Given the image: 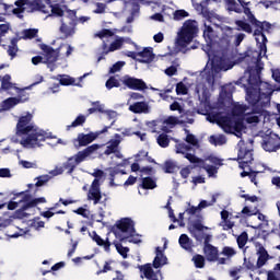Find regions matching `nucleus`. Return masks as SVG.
<instances>
[{
	"mask_svg": "<svg viewBox=\"0 0 280 280\" xmlns=\"http://www.w3.org/2000/svg\"><path fill=\"white\" fill-rule=\"evenodd\" d=\"M78 12L68 9L67 15L60 20L59 32L63 35V38H71L75 34V27H78Z\"/></svg>",
	"mask_w": 280,
	"mask_h": 280,
	"instance_id": "4",
	"label": "nucleus"
},
{
	"mask_svg": "<svg viewBox=\"0 0 280 280\" xmlns=\"http://www.w3.org/2000/svg\"><path fill=\"white\" fill-rule=\"evenodd\" d=\"M50 13L48 16H57L58 19H62L65 16V9L59 3L49 4Z\"/></svg>",
	"mask_w": 280,
	"mask_h": 280,
	"instance_id": "32",
	"label": "nucleus"
},
{
	"mask_svg": "<svg viewBox=\"0 0 280 280\" xmlns=\"http://www.w3.org/2000/svg\"><path fill=\"white\" fill-rule=\"evenodd\" d=\"M1 82V90L2 91H10L11 89H15V91H21V89L16 88V83H12V75L4 74L0 79Z\"/></svg>",
	"mask_w": 280,
	"mask_h": 280,
	"instance_id": "27",
	"label": "nucleus"
},
{
	"mask_svg": "<svg viewBox=\"0 0 280 280\" xmlns=\"http://www.w3.org/2000/svg\"><path fill=\"white\" fill-rule=\"evenodd\" d=\"M203 38L206 39V43H213V27L206 26L203 31Z\"/></svg>",
	"mask_w": 280,
	"mask_h": 280,
	"instance_id": "54",
	"label": "nucleus"
},
{
	"mask_svg": "<svg viewBox=\"0 0 280 280\" xmlns=\"http://www.w3.org/2000/svg\"><path fill=\"white\" fill-rule=\"evenodd\" d=\"M203 170L207 172L210 178L218 174V167L213 165L203 166Z\"/></svg>",
	"mask_w": 280,
	"mask_h": 280,
	"instance_id": "61",
	"label": "nucleus"
},
{
	"mask_svg": "<svg viewBox=\"0 0 280 280\" xmlns=\"http://www.w3.org/2000/svg\"><path fill=\"white\" fill-rule=\"evenodd\" d=\"M32 114L27 113L25 116H21L16 124L15 135L18 137H25L20 141V144L23 145V148L40 147L43 141H47V139H49V135H47V132L36 128L32 124Z\"/></svg>",
	"mask_w": 280,
	"mask_h": 280,
	"instance_id": "1",
	"label": "nucleus"
},
{
	"mask_svg": "<svg viewBox=\"0 0 280 280\" xmlns=\"http://www.w3.org/2000/svg\"><path fill=\"white\" fill-rule=\"evenodd\" d=\"M219 124L226 135H234V132H242L244 130V120L231 116H223L219 119Z\"/></svg>",
	"mask_w": 280,
	"mask_h": 280,
	"instance_id": "5",
	"label": "nucleus"
},
{
	"mask_svg": "<svg viewBox=\"0 0 280 280\" xmlns=\"http://www.w3.org/2000/svg\"><path fill=\"white\" fill-rule=\"evenodd\" d=\"M203 254L206 255L207 261H218V257H220V250L213 245L203 247Z\"/></svg>",
	"mask_w": 280,
	"mask_h": 280,
	"instance_id": "24",
	"label": "nucleus"
},
{
	"mask_svg": "<svg viewBox=\"0 0 280 280\" xmlns=\"http://www.w3.org/2000/svg\"><path fill=\"white\" fill-rule=\"evenodd\" d=\"M137 56L140 58L139 62L143 65H150V62H154L156 55H154V48L145 47L142 51L137 52Z\"/></svg>",
	"mask_w": 280,
	"mask_h": 280,
	"instance_id": "15",
	"label": "nucleus"
},
{
	"mask_svg": "<svg viewBox=\"0 0 280 280\" xmlns=\"http://www.w3.org/2000/svg\"><path fill=\"white\" fill-rule=\"evenodd\" d=\"M8 56H10L11 60H14L16 58V54H19V39L16 37H12L10 45L7 49Z\"/></svg>",
	"mask_w": 280,
	"mask_h": 280,
	"instance_id": "29",
	"label": "nucleus"
},
{
	"mask_svg": "<svg viewBox=\"0 0 280 280\" xmlns=\"http://www.w3.org/2000/svg\"><path fill=\"white\" fill-rule=\"evenodd\" d=\"M256 246H258V249L256 250V254L258 256L256 261V268H264L266 264H268L269 259H272L270 254H268V250L261 243H256Z\"/></svg>",
	"mask_w": 280,
	"mask_h": 280,
	"instance_id": "12",
	"label": "nucleus"
},
{
	"mask_svg": "<svg viewBox=\"0 0 280 280\" xmlns=\"http://www.w3.org/2000/svg\"><path fill=\"white\" fill-rule=\"evenodd\" d=\"M141 188L142 189H156V180H154L150 176L143 177Z\"/></svg>",
	"mask_w": 280,
	"mask_h": 280,
	"instance_id": "40",
	"label": "nucleus"
},
{
	"mask_svg": "<svg viewBox=\"0 0 280 280\" xmlns=\"http://www.w3.org/2000/svg\"><path fill=\"white\" fill-rule=\"evenodd\" d=\"M152 266L153 268H155V270L159 268H163V266H167V256H165L161 247L155 248V257L153 259Z\"/></svg>",
	"mask_w": 280,
	"mask_h": 280,
	"instance_id": "18",
	"label": "nucleus"
},
{
	"mask_svg": "<svg viewBox=\"0 0 280 280\" xmlns=\"http://www.w3.org/2000/svg\"><path fill=\"white\" fill-rule=\"evenodd\" d=\"M96 36L98 38H101V40H102L104 38H110V37L115 36V33L112 30L103 28L102 31L96 33Z\"/></svg>",
	"mask_w": 280,
	"mask_h": 280,
	"instance_id": "56",
	"label": "nucleus"
},
{
	"mask_svg": "<svg viewBox=\"0 0 280 280\" xmlns=\"http://www.w3.org/2000/svg\"><path fill=\"white\" fill-rule=\"evenodd\" d=\"M170 109L171 110H177L179 113V115H183V113H185V109L183 108V106H180V103L178 102H173L171 105H170Z\"/></svg>",
	"mask_w": 280,
	"mask_h": 280,
	"instance_id": "64",
	"label": "nucleus"
},
{
	"mask_svg": "<svg viewBox=\"0 0 280 280\" xmlns=\"http://www.w3.org/2000/svg\"><path fill=\"white\" fill-rule=\"evenodd\" d=\"M38 36L37 28H26L22 32V38L24 40H32V38H36Z\"/></svg>",
	"mask_w": 280,
	"mask_h": 280,
	"instance_id": "42",
	"label": "nucleus"
},
{
	"mask_svg": "<svg viewBox=\"0 0 280 280\" xmlns=\"http://www.w3.org/2000/svg\"><path fill=\"white\" fill-rule=\"evenodd\" d=\"M244 268H246L247 270H250L252 272H255V270H257V265H255V259L248 257V258H244V262H243Z\"/></svg>",
	"mask_w": 280,
	"mask_h": 280,
	"instance_id": "50",
	"label": "nucleus"
},
{
	"mask_svg": "<svg viewBox=\"0 0 280 280\" xmlns=\"http://www.w3.org/2000/svg\"><path fill=\"white\" fill-rule=\"evenodd\" d=\"M14 5H16V8L12 10V14H14L18 19L23 20V13L25 12V5H28V0H16Z\"/></svg>",
	"mask_w": 280,
	"mask_h": 280,
	"instance_id": "26",
	"label": "nucleus"
},
{
	"mask_svg": "<svg viewBox=\"0 0 280 280\" xmlns=\"http://www.w3.org/2000/svg\"><path fill=\"white\" fill-rule=\"evenodd\" d=\"M176 93L177 95H187V93H189V89L185 83H183V81H180L176 84Z\"/></svg>",
	"mask_w": 280,
	"mask_h": 280,
	"instance_id": "58",
	"label": "nucleus"
},
{
	"mask_svg": "<svg viewBox=\"0 0 280 280\" xmlns=\"http://www.w3.org/2000/svg\"><path fill=\"white\" fill-rule=\"evenodd\" d=\"M63 171L67 170L68 176H71L73 172H75V167H78V164L73 161V158H68L67 162L62 164Z\"/></svg>",
	"mask_w": 280,
	"mask_h": 280,
	"instance_id": "36",
	"label": "nucleus"
},
{
	"mask_svg": "<svg viewBox=\"0 0 280 280\" xmlns=\"http://www.w3.org/2000/svg\"><path fill=\"white\" fill-rule=\"evenodd\" d=\"M126 42V39H124V37H117L110 45L108 50L106 51V54H108V51H117V49H119L120 47H124V43Z\"/></svg>",
	"mask_w": 280,
	"mask_h": 280,
	"instance_id": "44",
	"label": "nucleus"
},
{
	"mask_svg": "<svg viewBox=\"0 0 280 280\" xmlns=\"http://www.w3.org/2000/svg\"><path fill=\"white\" fill-rule=\"evenodd\" d=\"M95 139H97V135H95V132L79 133L77 141L79 142V148H84L89 145V143H93Z\"/></svg>",
	"mask_w": 280,
	"mask_h": 280,
	"instance_id": "22",
	"label": "nucleus"
},
{
	"mask_svg": "<svg viewBox=\"0 0 280 280\" xmlns=\"http://www.w3.org/2000/svg\"><path fill=\"white\" fill-rule=\"evenodd\" d=\"M158 144L160 148H168L170 147V136L167 133H161L156 138Z\"/></svg>",
	"mask_w": 280,
	"mask_h": 280,
	"instance_id": "45",
	"label": "nucleus"
},
{
	"mask_svg": "<svg viewBox=\"0 0 280 280\" xmlns=\"http://www.w3.org/2000/svg\"><path fill=\"white\" fill-rule=\"evenodd\" d=\"M246 113H248V106L242 104H235L232 107L233 117H246Z\"/></svg>",
	"mask_w": 280,
	"mask_h": 280,
	"instance_id": "31",
	"label": "nucleus"
},
{
	"mask_svg": "<svg viewBox=\"0 0 280 280\" xmlns=\"http://www.w3.org/2000/svg\"><path fill=\"white\" fill-rule=\"evenodd\" d=\"M270 97H272V90L269 88L266 92L257 90H248L246 94V101L252 106V110L245 114L246 124H259L261 115H264V108L270 106Z\"/></svg>",
	"mask_w": 280,
	"mask_h": 280,
	"instance_id": "2",
	"label": "nucleus"
},
{
	"mask_svg": "<svg viewBox=\"0 0 280 280\" xmlns=\"http://www.w3.org/2000/svg\"><path fill=\"white\" fill-rule=\"evenodd\" d=\"M86 124V116L80 114L70 126L67 127V130H71V128H78L79 126H84Z\"/></svg>",
	"mask_w": 280,
	"mask_h": 280,
	"instance_id": "43",
	"label": "nucleus"
},
{
	"mask_svg": "<svg viewBox=\"0 0 280 280\" xmlns=\"http://www.w3.org/2000/svg\"><path fill=\"white\" fill-rule=\"evenodd\" d=\"M92 240L97 244V246H103L107 253L110 250V241H104L96 232H93Z\"/></svg>",
	"mask_w": 280,
	"mask_h": 280,
	"instance_id": "33",
	"label": "nucleus"
},
{
	"mask_svg": "<svg viewBox=\"0 0 280 280\" xmlns=\"http://www.w3.org/2000/svg\"><path fill=\"white\" fill-rule=\"evenodd\" d=\"M140 272H143L145 279H153L156 277L154 269H152V264H145L139 267Z\"/></svg>",
	"mask_w": 280,
	"mask_h": 280,
	"instance_id": "34",
	"label": "nucleus"
},
{
	"mask_svg": "<svg viewBox=\"0 0 280 280\" xmlns=\"http://www.w3.org/2000/svg\"><path fill=\"white\" fill-rule=\"evenodd\" d=\"M184 158L187 159V161H189V163H194L195 165L205 163V160H202L191 153H185Z\"/></svg>",
	"mask_w": 280,
	"mask_h": 280,
	"instance_id": "55",
	"label": "nucleus"
},
{
	"mask_svg": "<svg viewBox=\"0 0 280 280\" xmlns=\"http://www.w3.org/2000/svg\"><path fill=\"white\" fill-rule=\"evenodd\" d=\"M178 242H179V246H182L184 250H191V248H194L192 242L187 234H182L179 236Z\"/></svg>",
	"mask_w": 280,
	"mask_h": 280,
	"instance_id": "35",
	"label": "nucleus"
},
{
	"mask_svg": "<svg viewBox=\"0 0 280 280\" xmlns=\"http://www.w3.org/2000/svg\"><path fill=\"white\" fill-rule=\"evenodd\" d=\"M27 7L30 8L31 12H39L45 8V3H43V0H28Z\"/></svg>",
	"mask_w": 280,
	"mask_h": 280,
	"instance_id": "41",
	"label": "nucleus"
},
{
	"mask_svg": "<svg viewBox=\"0 0 280 280\" xmlns=\"http://www.w3.org/2000/svg\"><path fill=\"white\" fill-rule=\"evenodd\" d=\"M125 65H126V61H117L110 67L109 73H117L121 68L125 67Z\"/></svg>",
	"mask_w": 280,
	"mask_h": 280,
	"instance_id": "60",
	"label": "nucleus"
},
{
	"mask_svg": "<svg viewBox=\"0 0 280 280\" xmlns=\"http://www.w3.org/2000/svg\"><path fill=\"white\" fill-rule=\"evenodd\" d=\"M261 148L265 152H277L280 150V143H277V140L269 136L262 139Z\"/></svg>",
	"mask_w": 280,
	"mask_h": 280,
	"instance_id": "17",
	"label": "nucleus"
},
{
	"mask_svg": "<svg viewBox=\"0 0 280 280\" xmlns=\"http://www.w3.org/2000/svg\"><path fill=\"white\" fill-rule=\"evenodd\" d=\"M102 184L100 179H93L90 189L88 191V200H92L93 205H102Z\"/></svg>",
	"mask_w": 280,
	"mask_h": 280,
	"instance_id": "8",
	"label": "nucleus"
},
{
	"mask_svg": "<svg viewBox=\"0 0 280 280\" xmlns=\"http://www.w3.org/2000/svg\"><path fill=\"white\" fill-rule=\"evenodd\" d=\"M164 174H174L176 170H179L178 164L172 160H166L163 164H158Z\"/></svg>",
	"mask_w": 280,
	"mask_h": 280,
	"instance_id": "28",
	"label": "nucleus"
},
{
	"mask_svg": "<svg viewBox=\"0 0 280 280\" xmlns=\"http://www.w3.org/2000/svg\"><path fill=\"white\" fill-rule=\"evenodd\" d=\"M45 202H47L45 197L35 198L31 201L26 200V202L16 210V215H19V218H25V211H27V209H33V207H37L38 205H45Z\"/></svg>",
	"mask_w": 280,
	"mask_h": 280,
	"instance_id": "13",
	"label": "nucleus"
},
{
	"mask_svg": "<svg viewBox=\"0 0 280 280\" xmlns=\"http://www.w3.org/2000/svg\"><path fill=\"white\" fill-rule=\"evenodd\" d=\"M238 2V3H237ZM226 10L229 12H235L236 14H242L246 16V10H250V1L246 2L244 0H225Z\"/></svg>",
	"mask_w": 280,
	"mask_h": 280,
	"instance_id": "6",
	"label": "nucleus"
},
{
	"mask_svg": "<svg viewBox=\"0 0 280 280\" xmlns=\"http://www.w3.org/2000/svg\"><path fill=\"white\" fill-rule=\"evenodd\" d=\"M235 25L237 30H242V32H246V34H253V26L244 20H236Z\"/></svg>",
	"mask_w": 280,
	"mask_h": 280,
	"instance_id": "37",
	"label": "nucleus"
},
{
	"mask_svg": "<svg viewBox=\"0 0 280 280\" xmlns=\"http://www.w3.org/2000/svg\"><path fill=\"white\" fill-rule=\"evenodd\" d=\"M198 115H206L207 117V121H209L210 124H215V121H218L220 119V114L218 113H202L201 110L197 112Z\"/></svg>",
	"mask_w": 280,
	"mask_h": 280,
	"instance_id": "53",
	"label": "nucleus"
},
{
	"mask_svg": "<svg viewBox=\"0 0 280 280\" xmlns=\"http://www.w3.org/2000/svg\"><path fill=\"white\" fill-rule=\"evenodd\" d=\"M100 150V144H91L83 149L82 151H79L77 154L71 156L73 159V162L77 163V165H80V163H84L86 161L88 156H91L94 152H97Z\"/></svg>",
	"mask_w": 280,
	"mask_h": 280,
	"instance_id": "10",
	"label": "nucleus"
},
{
	"mask_svg": "<svg viewBox=\"0 0 280 280\" xmlns=\"http://www.w3.org/2000/svg\"><path fill=\"white\" fill-rule=\"evenodd\" d=\"M209 143H211V145H224L226 143V136H210Z\"/></svg>",
	"mask_w": 280,
	"mask_h": 280,
	"instance_id": "39",
	"label": "nucleus"
},
{
	"mask_svg": "<svg viewBox=\"0 0 280 280\" xmlns=\"http://www.w3.org/2000/svg\"><path fill=\"white\" fill-rule=\"evenodd\" d=\"M23 93H25V90H20L19 91L20 97H9V98L4 100L2 102V108L4 110H10V108H14V106L21 104L22 102H25V100L22 98Z\"/></svg>",
	"mask_w": 280,
	"mask_h": 280,
	"instance_id": "19",
	"label": "nucleus"
},
{
	"mask_svg": "<svg viewBox=\"0 0 280 280\" xmlns=\"http://www.w3.org/2000/svg\"><path fill=\"white\" fill-rule=\"evenodd\" d=\"M92 106H93L92 108L88 109L86 117H89V115H93V113H105L104 107L102 106L100 101L92 102Z\"/></svg>",
	"mask_w": 280,
	"mask_h": 280,
	"instance_id": "46",
	"label": "nucleus"
},
{
	"mask_svg": "<svg viewBox=\"0 0 280 280\" xmlns=\"http://www.w3.org/2000/svg\"><path fill=\"white\" fill-rule=\"evenodd\" d=\"M191 261L195 264V268H199L202 269L205 268V256L200 255V254H196L195 256H192Z\"/></svg>",
	"mask_w": 280,
	"mask_h": 280,
	"instance_id": "48",
	"label": "nucleus"
},
{
	"mask_svg": "<svg viewBox=\"0 0 280 280\" xmlns=\"http://www.w3.org/2000/svg\"><path fill=\"white\" fill-rule=\"evenodd\" d=\"M122 84L130 89L131 91H145L148 90V84L142 79H137L135 77H130L126 74L122 78Z\"/></svg>",
	"mask_w": 280,
	"mask_h": 280,
	"instance_id": "7",
	"label": "nucleus"
},
{
	"mask_svg": "<svg viewBox=\"0 0 280 280\" xmlns=\"http://www.w3.org/2000/svg\"><path fill=\"white\" fill-rule=\"evenodd\" d=\"M129 110L135 113V115H148V113H150V105H148V103L144 101L136 102L129 106Z\"/></svg>",
	"mask_w": 280,
	"mask_h": 280,
	"instance_id": "20",
	"label": "nucleus"
},
{
	"mask_svg": "<svg viewBox=\"0 0 280 280\" xmlns=\"http://www.w3.org/2000/svg\"><path fill=\"white\" fill-rule=\"evenodd\" d=\"M56 213L59 215H65V213H67V212L63 210H58V211L54 212V210H49V208H48V210L42 212L40 215L43 218H46L47 220H49V218H54V215H56Z\"/></svg>",
	"mask_w": 280,
	"mask_h": 280,
	"instance_id": "57",
	"label": "nucleus"
},
{
	"mask_svg": "<svg viewBox=\"0 0 280 280\" xmlns=\"http://www.w3.org/2000/svg\"><path fill=\"white\" fill-rule=\"evenodd\" d=\"M16 198H22L19 201H9L8 203V210L9 211H14V209H16L19 207V205H21L23 202V205H25L27 198H30V196L25 195V191H21L18 194H14L12 200H16Z\"/></svg>",
	"mask_w": 280,
	"mask_h": 280,
	"instance_id": "25",
	"label": "nucleus"
},
{
	"mask_svg": "<svg viewBox=\"0 0 280 280\" xmlns=\"http://www.w3.org/2000/svg\"><path fill=\"white\" fill-rule=\"evenodd\" d=\"M221 255H224L228 259H232V257H235L237 255V250L231 246H224L222 248Z\"/></svg>",
	"mask_w": 280,
	"mask_h": 280,
	"instance_id": "51",
	"label": "nucleus"
},
{
	"mask_svg": "<svg viewBox=\"0 0 280 280\" xmlns=\"http://www.w3.org/2000/svg\"><path fill=\"white\" fill-rule=\"evenodd\" d=\"M35 180H37V182L35 183V190L33 192V196H36V194H38L39 187L47 186V183H49V180H51V176L40 175V176L36 177Z\"/></svg>",
	"mask_w": 280,
	"mask_h": 280,
	"instance_id": "30",
	"label": "nucleus"
},
{
	"mask_svg": "<svg viewBox=\"0 0 280 280\" xmlns=\"http://www.w3.org/2000/svg\"><path fill=\"white\" fill-rule=\"evenodd\" d=\"M186 143L190 145H198V138L194 133H188L185 139Z\"/></svg>",
	"mask_w": 280,
	"mask_h": 280,
	"instance_id": "63",
	"label": "nucleus"
},
{
	"mask_svg": "<svg viewBox=\"0 0 280 280\" xmlns=\"http://www.w3.org/2000/svg\"><path fill=\"white\" fill-rule=\"evenodd\" d=\"M245 13L247 16V21H249L250 25H254V27H258L259 30H262V32H270L272 28V24H270L267 21H259L257 18H255V14H253V11L250 9H245Z\"/></svg>",
	"mask_w": 280,
	"mask_h": 280,
	"instance_id": "11",
	"label": "nucleus"
},
{
	"mask_svg": "<svg viewBox=\"0 0 280 280\" xmlns=\"http://www.w3.org/2000/svg\"><path fill=\"white\" fill-rule=\"evenodd\" d=\"M231 40H233V28L226 26L225 31L221 35V38L219 39V43L221 47L226 49L231 47Z\"/></svg>",
	"mask_w": 280,
	"mask_h": 280,
	"instance_id": "23",
	"label": "nucleus"
},
{
	"mask_svg": "<svg viewBox=\"0 0 280 280\" xmlns=\"http://www.w3.org/2000/svg\"><path fill=\"white\" fill-rule=\"evenodd\" d=\"M116 229L120 231V233H129L132 235L135 233V222L130 218H124L116 222Z\"/></svg>",
	"mask_w": 280,
	"mask_h": 280,
	"instance_id": "14",
	"label": "nucleus"
},
{
	"mask_svg": "<svg viewBox=\"0 0 280 280\" xmlns=\"http://www.w3.org/2000/svg\"><path fill=\"white\" fill-rule=\"evenodd\" d=\"M254 36H256V43L259 45L260 51L267 50V44H268V37H266V34H264V30L257 27L254 31Z\"/></svg>",
	"mask_w": 280,
	"mask_h": 280,
	"instance_id": "21",
	"label": "nucleus"
},
{
	"mask_svg": "<svg viewBox=\"0 0 280 280\" xmlns=\"http://www.w3.org/2000/svg\"><path fill=\"white\" fill-rule=\"evenodd\" d=\"M237 159L240 161H243L241 165L242 170H244V166L255 161V159L253 158V150L242 147L238 149Z\"/></svg>",
	"mask_w": 280,
	"mask_h": 280,
	"instance_id": "16",
	"label": "nucleus"
},
{
	"mask_svg": "<svg viewBox=\"0 0 280 280\" xmlns=\"http://www.w3.org/2000/svg\"><path fill=\"white\" fill-rule=\"evenodd\" d=\"M105 86L108 91L112 89H119L121 86V83L117 80L115 77H109V79L106 81Z\"/></svg>",
	"mask_w": 280,
	"mask_h": 280,
	"instance_id": "47",
	"label": "nucleus"
},
{
	"mask_svg": "<svg viewBox=\"0 0 280 280\" xmlns=\"http://www.w3.org/2000/svg\"><path fill=\"white\" fill-rule=\"evenodd\" d=\"M189 16V13L185 10H176L174 12V20L175 21H183V19H187Z\"/></svg>",
	"mask_w": 280,
	"mask_h": 280,
	"instance_id": "59",
	"label": "nucleus"
},
{
	"mask_svg": "<svg viewBox=\"0 0 280 280\" xmlns=\"http://www.w3.org/2000/svg\"><path fill=\"white\" fill-rule=\"evenodd\" d=\"M236 242H237L238 248H244V246L248 244V233L243 232L242 234H240L236 238Z\"/></svg>",
	"mask_w": 280,
	"mask_h": 280,
	"instance_id": "52",
	"label": "nucleus"
},
{
	"mask_svg": "<svg viewBox=\"0 0 280 280\" xmlns=\"http://www.w3.org/2000/svg\"><path fill=\"white\" fill-rule=\"evenodd\" d=\"M115 248L117 253L122 256V259H128V253H130L129 247H124L121 243H116Z\"/></svg>",
	"mask_w": 280,
	"mask_h": 280,
	"instance_id": "49",
	"label": "nucleus"
},
{
	"mask_svg": "<svg viewBox=\"0 0 280 280\" xmlns=\"http://www.w3.org/2000/svg\"><path fill=\"white\" fill-rule=\"evenodd\" d=\"M117 150H119V140H113L104 151L106 156H110V154H117Z\"/></svg>",
	"mask_w": 280,
	"mask_h": 280,
	"instance_id": "38",
	"label": "nucleus"
},
{
	"mask_svg": "<svg viewBox=\"0 0 280 280\" xmlns=\"http://www.w3.org/2000/svg\"><path fill=\"white\" fill-rule=\"evenodd\" d=\"M39 49L45 54L46 60L44 61V65H55V62H58V58H60L59 49H54V47L47 44H40Z\"/></svg>",
	"mask_w": 280,
	"mask_h": 280,
	"instance_id": "9",
	"label": "nucleus"
},
{
	"mask_svg": "<svg viewBox=\"0 0 280 280\" xmlns=\"http://www.w3.org/2000/svg\"><path fill=\"white\" fill-rule=\"evenodd\" d=\"M196 34H198V26H196V21L187 20L184 22L180 31L177 35V45L179 47H187L194 38H196Z\"/></svg>",
	"mask_w": 280,
	"mask_h": 280,
	"instance_id": "3",
	"label": "nucleus"
},
{
	"mask_svg": "<svg viewBox=\"0 0 280 280\" xmlns=\"http://www.w3.org/2000/svg\"><path fill=\"white\" fill-rule=\"evenodd\" d=\"M194 231H205V225H202V215H199V219L192 223Z\"/></svg>",
	"mask_w": 280,
	"mask_h": 280,
	"instance_id": "62",
	"label": "nucleus"
}]
</instances>
